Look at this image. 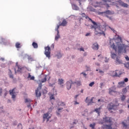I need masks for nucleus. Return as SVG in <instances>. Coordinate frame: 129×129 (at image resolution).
Returning <instances> with one entry per match:
<instances>
[{
  "mask_svg": "<svg viewBox=\"0 0 129 129\" xmlns=\"http://www.w3.org/2000/svg\"><path fill=\"white\" fill-rule=\"evenodd\" d=\"M111 48H112L115 52H118V54L120 53H126V45L122 44L121 37L117 35L116 40H112L110 41Z\"/></svg>",
  "mask_w": 129,
  "mask_h": 129,
  "instance_id": "nucleus-1",
  "label": "nucleus"
},
{
  "mask_svg": "<svg viewBox=\"0 0 129 129\" xmlns=\"http://www.w3.org/2000/svg\"><path fill=\"white\" fill-rule=\"evenodd\" d=\"M83 18H86V20H88L92 23L93 25L90 26V29H94V34L96 35H99V36H101L103 35V36H105V33L103 31V28H102V26L100 24H97L95 21H93L91 18H89L88 16H86L85 13H82L81 14Z\"/></svg>",
  "mask_w": 129,
  "mask_h": 129,
  "instance_id": "nucleus-2",
  "label": "nucleus"
},
{
  "mask_svg": "<svg viewBox=\"0 0 129 129\" xmlns=\"http://www.w3.org/2000/svg\"><path fill=\"white\" fill-rule=\"evenodd\" d=\"M118 105H119V104L118 103L117 100L115 101V103H110L107 106L108 110H109V111L112 113V110L114 109V108L115 106H118Z\"/></svg>",
  "mask_w": 129,
  "mask_h": 129,
  "instance_id": "nucleus-3",
  "label": "nucleus"
},
{
  "mask_svg": "<svg viewBox=\"0 0 129 129\" xmlns=\"http://www.w3.org/2000/svg\"><path fill=\"white\" fill-rule=\"evenodd\" d=\"M10 95L12 96V98L15 99L16 96H17V93H18V90L17 88H14L12 90L9 91Z\"/></svg>",
  "mask_w": 129,
  "mask_h": 129,
  "instance_id": "nucleus-4",
  "label": "nucleus"
},
{
  "mask_svg": "<svg viewBox=\"0 0 129 129\" xmlns=\"http://www.w3.org/2000/svg\"><path fill=\"white\" fill-rule=\"evenodd\" d=\"M39 87H38L37 88V89L35 90V94H36V97H40V96H41L42 93H41V92H39V90H40V89H41V88H42V86H43V85H42V83L41 82H39Z\"/></svg>",
  "mask_w": 129,
  "mask_h": 129,
  "instance_id": "nucleus-5",
  "label": "nucleus"
},
{
  "mask_svg": "<svg viewBox=\"0 0 129 129\" xmlns=\"http://www.w3.org/2000/svg\"><path fill=\"white\" fill-rule=\"evenodd\" d=\"M24 70H25L24 67L18 65V62L16 63V68L15 69V72L17 71V72H20V73H22Z\"/></svg>",
  "mask_w": 129,
  "mask_h": 129,
  "instance_id": "nucleus-6",
  "label": "nucleus"
},
{
  "mask_svg": "<svg viewBox=\"0 0 129 129\" xmlns=\"http://www.w3.org/2000/svg\"><path fill=\"white\" fill-rule=\"evenodd\" d=\"M45 55L47 58H50V54H51V48L49 46L45 47Z\"/></svg>",
  "mask_w": 129,
  "mask_h": 129,
  "instance_id": "nucleus-7",
  "label": "nucleus"
},
{
  "mask_svg": "<svg viewBox=\"0 0 129 129\" xmlns=\"http://www.w3.org/2000/svg\"><path fill=\"white\" fill-rule=\"evenodd\" d=\"M75 83H76V82H73L71 80L67 82L66 84L68 90H70V89H71L72 84H75Z\"/></svg>",
  "mask_w": 129,
  "mask_h": 129,
  "instance_id": "nucleus-8",
  "label": "nucleus"
},
{
  "mask_svg": "<svg viewBox=\"0 0 129 129\" xmlns=\"http://www.w3.org/2000/svg\"><path fill=\"white\" fill-rule=\"evenodd\" d=\"M49 114H50V113L49 112L44 113L43 114V120H44V121H45L46 119L47 122H48V121H49V119H50V118H51V116H49Z\"/></svg>",
  "mask_w": 129,
  "mask_h": 129,
  "instance_id": "nucleus-9",
  "label": "nucleus"
},
{
  "mask_svg": "<svg viewBox=\"0 0 129 129\" xmlns=\"http://www.w3.org/2000/svg\"><path fill=\"white\" fill-rule=\"evenodd\" d=\"M103 120L104 122H106L107 123H111L112 121L111 118L108 116L103 118Z\"/></svg>",
  "mask_w": 129,
  "mask_h": 129,
  "instance_id": "nucleus-10",
  "label": "nucleus"
},
{
  "mask_svg": "<svg viewBox=\"0 0 129 129\" xmlns=\"http://www.w3.org/2000/svg\"><path fill=\"white\" fill-rule=\"evenodd\" d=\"M114 75L113 76V77H119L122 73L119 70H116L115 72H113Z\"/></svg>",
  "mask_w": 129,
  "mask_h": 129,
  "instance_id": "nucleus-11",
  "label": "nucleus"
},
{
  "mask_svg": "<svg viewBox=\"0 0 129 129\" xmlns=\"http://www.w3.org/2000/svg\"><path fill=\"white\" fill-rule=\"evenodd\" d=\"M117 3H118L120 6H121V7H123L124 8H127L128 7V5H127V4H125L122 2L121 0L118 1Z\"/></svg>",
  "mask_w": 129,
  "mask_h": 129,
  "instance_id": "nucleus-12",
  "label": "nucleus"
},
{
  "mask_svg": "<svg viewBox=\"0 0 129 129\" xmlns=\"http://www.w3.org/2000/svg\"><path fill=\"white\" fill-rule=\"evenodd\" d=\"M88 97L86 98V102L88 103V105H90V104H92V103H94V102L93 101V99H94V97H92V99L90 100V102H88Z\"/></svg>",
  "mask_w": 129,
  "mask_h": 129,
  "instance_id": "nucleus-13",
  "label": "nucleus"
},
{
  "mask_svg": "<svg viewBox=\"0 0 129 129\" xmlns=\"http://www.w3.org/2000/svg\"><path fill=\"white\" fill-rule=\"evenodd\" d=\"M92 48L94 50H97L99 49L98 44L97 43H95L93 44Z\"/></svg>",
  "mask_w": 129,
  "mask_h": 129,
  "instance_id": "nucleus-14",
  "label": "nucleus"
},
{
  "mask_svg": "<svg viewBox=\"0 0 129 129\" xmlns=\"http://www.w3.org/2000/svg\"><path fill=\"white\" fill-rule=\"evenodd\" d=\"M101 2H96L95 3H93V6L94 8H97V7H101Z\"/></svg>",
  "mask_w": 129,
  "mask_h": 129,
  "instance_id": "nucleus-15",
  "label": "nucleus"
},
{
  "mask_svg": "<svg viewBox=\"0 0 129 129\" xmlns=\"http://www.w3.org/2000/svg\"><path fill=\"white\" fill-rule=\"evenodd\" d=\"M116 63L117 64H122V61L119 59V57L118 56L116 58Z\"/></svg>",
  "mask_w": 129,
  "mask_h": 129,
  "instance_id": "nucleus-16",
  "label": "nucleus"
},
{
  "mask_svg": "<svg viewBox=\"0 0 129 129\" xmlns=\"http://www.w3.org/2000/svg\"><path fill=\"white\" fill-rule=\"evenodd\" d=\"M119 87H124L125 86V83L124 81H122L118 83Z\"/></svg>",
  "mask_w": 129,
  "mask_h": 129,
  "instance_id": "nucleus-17",
  "label": "nucleus"
},
{
  "mask_svg": "<svg viewBox=\"0 0 129 129\" xmlns=\"http://www.w3.org/2000/svg\"><path fill=\"white\" fill-rule=\"evenodd\" d=\"M46 81H47V76H44L43 78L42 79L41 81L39 80V82H41V83H44Z\"/></svg>",
  "mask_w": 129,
  "mask_h": 129,
  "instance_id": "nucleus-18",
  "label": "nucleus"
},
{
  "mask_svg": "<svg viewBox=\"0 0 129 129\" xmlns=\"http://www.w3.org/2000/svg\"><path fill=\"white\" fill-rule=\"evenodd\" d=\"M62 110H63V108H59L57 109V110L56 111V113L57 115H60V113L62 112Z\"/></svg>",
  "mask_w": 129,
  "mask_h": 129,
  "instance_id": "nucleus-19",
  "label": "nucleus"
},
{
  "mask_svg": "<svg viewBox=\"0 0 129 129\" xmlns=\"http://www.w3.org/2000/svg\"><path fill=\"white\" fill-rule=\"evenodd\" d=\"M58 82L59 85H61V87H63V85L62 84H63L64 83V80L62 79H58Z\"/></svg>",
  "mask_w": 129,
  "mask_h": 129,
  "instance_id": "nucleus-20",
  "label": "nucleus"
},
{
  "mask_svg": "<svg viewBox=\"0 0 129 129\" xmlns=\"http://www.w3.org/2000/svg\"><path fill=\"white\" fill-rule=\"evenodd\" d=\"M67 25V21L66 20H63L62 23L59 24V26H62V27H65Z\"/></svg>",
  "mask_w": 129,
  "mask_h": 129,
  "instance_id": "nucleus-21",
  "label": "nucleus"
},
{
  "mask_svg": "<svg viewBox=\"0 0 129 129\" xmlns=\"http://www.w3.org/2000/svg\"><path fill=\"white\" fill-rule=\"evenodd\" d=\"M100 109H101V107H99V108H96L94 110V111L96 112L98 115H100Z\"/></svg>",
  "mask_w": 129,
  "mask_h": 129,
  "instance_id": "nucleus-22",
  "label": "nucleus"
},
{
  "mask_svg": "<svg viewBox=\"0 0 129 129\" xmlns=\"http://www.w3.org/2000/svg\"><path fill=\"white\" fill-rule=\"evenodd\" d=\"M101 14H104L105 15H112V13L109 10L106 11L105 12H102Z\"/></svg>",
  "mask_w": 129,
  "mask_h": 129,
  "instance_id": "nucleus-23",
  "label": "nucleus"
},
{
  "mask_svg": "<svg viewBox=\"0 0 129 129\" xmlns=\"http://www.w3.org/2000/svg\"><path fill=\"white\" fill-rule=\"evenodd\" d=\"M122 124L125 129H129V125L124 122H122Z\"/></svg>",
  "mask_w": 129,
  "mask_h": 129,
  "instance_id": "nucleus-24",
  "label": "nucleus"
},
{
  "mask_svg": "<svg viewBox=\"0 0 129 129\" xmlns=\"http://www.w3.org/2000/svg\"><path fill=\"white\" fill-rule=\"evenodd\" d=\"M128 88H129V85L127 86L126 88L123 89L122 90V93H124V94L126 93L127 92V89H128Z\"/></svg>",
  "mask_w": 129,
  "mask_h": 129,
  "instance_id": "nucleus-25",
  "label": "nucleus"
},
{
  "mask_svg": "<svg viewBox=\"0 0 129 129\" xmlns=\"http://www.w3.org/2000/svg\"><path fill=\"white\" fill-rule=\"evenodd\" d=\"M28 79L30 78V80H35V77L32 76L31 75V74H28V77L27 78Z\"/></svg>",
  "mask_w": 129,
  "mask_h": 129,
  "instance_id": "nucleus-26",
  "label": "nucleus"
},
{
  "mask_svg": "<svg viewBox=\"0 0 129 129\" xmlns=\"http://www.w3.org/2000/svg\"><path fill=\"white\" fill-rule=\"evenodd\" d=\"M32 46L33 47V48H34V49H37L38 48V43L33 42L32 43Z\"/></svg>",
  "mask_w": 129,
  "mask_h": 129,
  "instance_id": "nucleus-27",
  "label": "nucleus"
},
{
  "mask_svg": "<svg viewBox=\"0 0 129 129\" xmlns=\"http://www.w3.org/2000/svg\"><path fill=\"white\" fill-rule=\"evenodd\" d=\"M95 125H96V123L93 122L92 124H90L89 126L90 127H91L92 129H95Z\"/></svg>",
  "mask_w": 129,
  "mask_h": 129,
  "instance_id": "nucleus-28",
  "label": "nucleus"
},
{
  "mask_svg": "<svg viewBox=\"0 0 129 129\" xmlns=\"http://www.w3.org/2000/svg\"><path fill=\"white\" fill-rule=\"evenodd\" d=\"M15 46L17 49H20V48L21 47V43L17 42L15 44Z\"/></svg>",
  "mask_w": 129,
  "mask_h": 129,
  "instance_id": "nucleus-29",
  "label": "nucleus"
},
{
  "mask_svg": "<svg viewBox=\"0 0 129 129\" xmlns=\"http://www.w3.org/2000/svg\"><path fill=\"white\" fill-rule=\"evenodd\" d=\"M111 57L112 59H115L116 57H118V56H116V54H115L114 53H111Z\"/></svg>",
  "mask_w": 129,
  "mask_h": 129,
  "instance_id": "nucleus-30",
  "label": "nucleus"
},
{
  "mask_svg": "<svg viewBox=\"0 0 129 129\" xmlns=\"http://www.w3.org/2000/svg\"><path fill=\"white\" fill-rule=\"evenodd\" d=\"M73 8L76 11H78L79 10V7L75 5H73Z\"/></svg>",
  "mask_w": 129,
  "mask_h": 129,
  "instance_id": "nucleus-31",
  "label": "nucleus"
},
{
  "mask_svg": "<svg viewBox=\"0 0 129 129\" xmlns=\"http://www.w3.org/2000/svg\"><path fill=\"white\" fill-rule=\"evenodd\" d=\"M114 92V93H115V92H116V91H114L113 90L111 89H109V94H110L111 95H112V93Z\"/></svg>",
  "mask_w": 129,
  "mask_h": 129,
  "instance_id": "nucleus-32",
  "label": "nucleus"
},
{
  "mask_svg": "<svg viewBox=\"0 0 129 129\" xmlns=\"http://www.w3.org/2000/svg\"><path fill=\"white\" fill-rule=\"evenodd\" d=\"M9 76L10 78H14V75L12 74V71L11 70H9Z\"/></svg>",
  "mask_w": 129,
  "mask_h": 129,
  "instance_id": "nucleus-33",
  "label": "nucleus"
},
{
  "mask_svg": "<svg viewBox=\"0 0 129 129\" xmlns=\"http://www.w3.org/2000/svg\"><path fill=\"white\" fill-rule=\"evenodd\" d=\"M58 105L61 106H65V103H64L63 102H58Z\"/></svg>",
  "mask_w": 129,
  "mask_h": 129,
  "instance_id": "nucleus-34",
  "label": "nucleus"
},
{
  "mask_svg": "<svg viewBox=\"0 0 129 129\" xmlns=\"http://www.w3.org/2000/svg\"><path fill=\"white\" fill-rule=\"evenodd\" d=\"M25 102L26 103H30V102H32V100L30 99H25Z\"/></svg>",
  "mask_w": 129,
  "mask_h": 129,
  "instance_id": "nucleus-35",
  "label": "nucleus"
},
{
  "mask_svg": "<svg viewBox=\"0 0 129 129\" xmlns=\"http://www.w3.org/2000/svg\"><path fill=\"white\" fill-rule=\"evenodd\" d=\"M60 26L61 25H57V27L55 29V31H56V32L58 33V34H59V28H60Z\"/></svg>",
  "mask_w": 129,
  "mask_h": 129,
  "instance_id": "nucleus-36",
  "label": "nucleus"
},
{
  "mask_svg": "<svg viewBox=\"0 0 129 129\" xmlns=\"http://www.w3.org/2000/svg\"><path fill=\"white\" fill-rule=\"evenodd\" d=\"M59 38H60V35H59V33H58V32H57V36H55V40L56 41H57L58 40V39H59Z\"/></svg>",
  "mask_w": 129,
  "mask_h": 129,
  "instance_id": "nucleus-37",
  "label": "nucleus"
},
{
  "mask_svg": "<svg viewBox=\"0 0 129 129\" xmlns=\"http://www.w3.org/2000/svg\"><path fill=\"white\" fill-rule=\"evenodd\" d=\"M76 82V83H75V84H77V86H80L81 85V82Z\"/></svg>",
  "mask_w": 129,
  "mask_h": 129,
  "instance_id": "nucleus-38",
  "label": "nucleus"
},
{
  "mask_svg": "<svg viewBox=\"0 0 129 129\" xmlns=\"http://www.w3.org/2000/svg\"><path fill=\"white\" fill-rule=\"evenodd\" d=\"M125 99V96L124 95H123L121 97V100L122 101H123Z\"/></svg>",
  "mask_w": 129,
  "mask_h": 129,
  "instance_id": "nucleus-39",
  "label": "nucleus"
},
{
  "mask_svg": "<svg viewBox=\"0 0 129 129\" xmlns=\"http://www.w3.org/2000/svg\"><path fill=\"white\" fill-rule=\"evenodd\" d=\"M95 84L94 82H92L91 83L89 84V86H90V87H92Z\"/></svg>",
  "mask_w": 129,
  "mask_h": 129,
  "instance_id": "nucleus-40",
  "label": "nucleus"
},
{
  "mask_svg": "<svg viewBox=\"0 0 129 129\" xmlns=\"http://www.w3.org/2000/svg\"><path fill=\"white\" fill-rule=\"evenodd\" d=\"M28 59L29 60V61H33V57H32L31 56H28Z\"/></svg>",
  "mask_w": 129,
  "mask_h": 129,
  "instance_id": "nucleus-41",
  "label": "nucleus"
},
{
  "mask_svg": "<svg viewBox=\"0 0 129 129\" xmlns=\"http://www.w3.org/2000/svg\"><path fill=\"white\" fill-rule=\"evenodd\" d=\"M104 3H110L111 2V0H102Z\"/></svg>",
  "mask_w": 129,
  "mask_h": 129,
  "instance_id": "nucleus-42",
  "label": "nucleus"
},
{
  "mask_svg": "<svg viewBox=\"0 0 129 129\" xmlns=\"http://www.w3.org/2000/svg\"><path fill=\"white\" fill-rule=\"evenodd\" d=\"M50 100H52V99H55V98H54V95H51L50 96Z\"/></svg>",
  "mask_w": 129,
  "mask_h": 129,
  "instance_id": "nucleus-43",
  "label": "nucleus"
},
{
  "mask_svg": "<svg viewBox=\"0 0 129 129\" xmlns=\"http://www.w3.org/2000/svg\"><path fill=\"white\" fill-rule=\"evenodd\" d=\"M125 67H126L127 68H129V62L126 63L125 64Z\"/></svg>",
  "mask_w": 129,
  "mask_h": 129,
  "instance_id": "nucleus-44",
  "label": "nucleus"
},
{
  "mask_svg": "<svg viewBox=\"0 0 129 129\" xmlns=\"http://www.w3.org/2000/svg\"><path fill=\"white\" fill-rule=\"evenodd\" d=\"M7 95H8V91H6V90H5L4 96H7Z\"/></svg>",
  "mask_w": 129,
  "mask_h": 129,
  "instance_id": "nucleus-45",
  "label": "nucleus"
},
{
  "mask_svg": "<svg viewBox=\"0 0 129 129\" xmlns=\"http://www.w3.org/2000/svg\"><path fill=\"white\" fill-rule=\"evenodd\" d=\"M52 109H53V107H51L48 108V111H49V112H51V111H52Z\"/></svg>",
  "mask_w": 129,
  "mask_h": 129,
  "instance_id": "nucleus-46",
  "label": "nucleus"
},
{
  "mask_svg": "<svg viewBox=\"0 0 129 129\" xmlns=\"http://www.w3.org/2000/svg\"><path fill=\"white\" fill-rule=\"evenodd\" d=\"M99 72L100 73V74H103V73H104V72H103V71H101V70H99Z\"/></svg>",
  "mask_w": 129,
  "mask_h": 129,
  "instance_id": "nucleus-47",
  "label": "nucleus"
},
{
  "mask_svg": "<svg viewBox=\"0 0 129 129\" xmlns=\"http://www.w3.org/2000/svg\"><path fill=\"white\" fill-rule=\"evenodd\" d=\"M58 58H61L62 57V55L60 53H58V55H57Z\"/></svg>",
  "mask_w": 129,
  "mask_h": 129,
  "instance_id": "nucleus-48",
  "label": "nucleus"
},
{
  "mask_svg": "<svg viewBox=\"0 0 129 129\" xmlns=\"http://www.w3.org/2000/svg\"><path fill=\"white\" fill-rule=\"evenodd\" d=\"M125 58L126 59V61H129V57L127 56V55H126L125 56Z\"/></svg>",
  "mask_w": 129,
  "mask_h": 129,
  "instance_id": "nucleus-49",
  "label": "nucleus"
},
{
  "mask_svg": "<svg viewBox=\"0 0 129 129\" xmlns=\"http://www.w3.org/2000/svg\"><path fill=\"white\" fill-rule=\"evenodd\" d=\"M128 81V79L127 78H126L124 79V82H127Z\"/></svg>",
  "mask_w": 129,
  "mask_h": 129,
  "instance_id": "nucleus-50",
  "label": "nucleus"
},
{
  "mask_svg": "<svg viewBox=\"0 0 129 129\" xmlns=\"http://www.w3.org/2000/svg\"><path fill=\"white\" fill-rule=\"evenodd\" d=\"M100 88H102V87L103 86V83H101L100 84Z\"/></svg>",
  "mask_w": 129,
  "mask_h": 129,
  "instance_id": "nucleus-51",
  "label": "nucleus"
},
{
  "mask_svg": "<svg viewBox=\"0 0 129 129\" xmlns=\"http://www.w3.org/2000/svg\"><path fill=\"white\" fill-rule=\"evenodd\" d=\"M2 93H3V89L0 88V95H2Z\"/></svg>",
  "mask_w": 129,
  "mask_h": 129,
  "instance_id": "nucleus-52",
  "label": "nucleus"
},
{
  "mask_svg": "<svg viewBox=\"0 0 129 129\" xmlns=\"http://www.w3.org/2000/svg\"><path fill=\"white\" fill-rule=\"evenodd\" d=\"M109 28L111 29V30L112 31H113L114 32V33H115V32H116L115 30H114V29L111 28H110V27H109Z\"/></svg>",
  "mask_w": 129,
  "mask_h": 129,
  "instance_id": "nucleus-53",
  "label": "nucleus"
},
{
  "mask_svg": "<svg viewBox=\"0 0 129 129\" xmlns=\"http://www.w3.org/2000/svg\"><path fill=\"white\" fill-rule=\"evenodd\" d=\"M80 50L83 51V52H84V48H80Z\"/></svg>",
  "mask_w": 129,
  "mask_h": 129,
  "instance_id": "nucleus-54",
  "label": "nucleus"
},
{
  "mask_svg": "<svg viewBox=\"0 0 129 129\" xmlns=\"http://www.w3.org/2000/svg\"><path fill=\"white\" fill-rule=\"evenodd\" d=\"M123 112V110H119V113H122V112Z\"/></svg>",
  "mask_w": 129,
  "mask_h": 129,
  "instance_id": "nucleus-55",
  "label": "nucleus"
},
{
  "mask_svg": "<svg viewBox=\"0 0 129 129\" xmlns=\"http://www.w3.org/2000/svg\"><path fill=\"white\" fill-rule=\"evenodd\" d=\"M78 121L76 120V121L73 122V124H76L77 122H78Z\"/></svg>",
  "mask_w": 129,
  "mask_h": 129,
  "instance_id": "nucleus-56",
  "label": "nucleus"
},
{
  "mask_svg": "<svg viewBox=\"0 0 129 129\" xmlns=\"http://www.w3.org/2000/svg\"><path fill=\"white\" fill-rule=\"evenodd\" d=\"M89 35H90V33H87L86 34V36L87 37V36H89Z\"/></svg>",
  "mask_w": 129,
  "mask_h": 129,
  "instance_id": "nucleus-57",
  "label": "nucleus"
},
{
  "mask_svg": "<svg viewBox=\"0 0 129 129\" xmlns=\"http://www.w3.org/2000/svg\"><path fill=\"white\" fill-rule=\"evenodd\" d=\"M86 68L87 69H89V68H90V67L89 66H86Z\"/></svg>",
  "mask_w": 129,
  "mask_h": 129,
  "instance_id": "nucleus-58",
  "label": "nucleus"
},
{
  "mask_svg": "<svg viewBox=\"0 0 129 129\" xmlns=\"http://www.w3.org/2000/svg\"><path fill=\"white\" fill-rule=\"evenodd\" d=\"M43 92H44V93H47L48 92V91H47V90H43Z\"/></svg>",
  "mask_w": 129,
  "mask_h": 129,
  "instance_id": "nucleus-59",
  "label": "nucleus"
},
{
  "mask_svg": "<svg viewBox=\"0 0 129 129\" xmlns=\"http://www.w3.org/2000/svg\"><path fill=\"white\" fill-rule=\"evenodd\" d=\"M75 104H79V103H78L77 101H75Z\"/></svg>",
  "mask_w": 129,
  "mask_h": 129,
  "instance_id": "nucleus-60",
  "label": "nucleus"
},
{
  "mask_svg": "<svg viewBox=\"0 0 129 129\" xmlns=\"http://www.w3.org/2000/svg\"><path fill=\"white\" fill-rule=\"evenodd\" d=\"M21 127V128H22V124H19V125H18V127Z\"/></svg>",
  "mask_w": 129,
  "mask_h": 129,
  "instance_id": "nucleus-61",
  "label": "nucleus"
},
{
  "mask_svg": "<svg viewBox=\"0 0 129 129\" xmlns=\"http://www.w3.org/2000/svg\"><path fill=\"white\" fill-rule=\"evenodd\" d=\"M82 74H83L84 76H86V74L84 73H82Z\"/></svg>",
  "mask_w": 129,
  "mask_h": 129,
  "instance_id": "nucleus-62",
  "label": "nucleus"
},
{
  "mask_svg": "<svg viewBox=\"0 0 129 129\" xmlns=\"http://www.w3.org/2000/svg\"><path fill=\"white\" fill-rule=\"evenodd\" d=\"M1 60L2 61H4V60H5V58H1Z\"/></svg>",
  "mask_w": 129,
  "mask_h": 129,
  "instance_id": "nucleus-63",
  "label": "nucleus"
},
{
  "mask_svg": "<svg viewBox=\"0 0 129 129\" xmlns=\"http://www.w3.org/2000/svg\"><path fill=\"white\" fill-rule=\"evenodd\" d=\"M27 106H28V107H31V104H29V105H28Z\"/></svg>",
  "mask_w": 129,
  "mask_h": 129,
  "instance_id": "nucleus-64",
  "label": "nucleus"
}]
</instances>
